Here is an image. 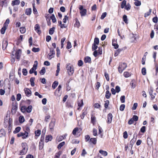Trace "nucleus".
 Here are the masks:
<instances>
[{"label":"nucleus","mask_w":158,"mask_h":158,"mask_svg":"<svg viewBox=\"0 0 158 158\" xmlns=\"http://www.w3.org/2000/svg\"><path fill=\"white\" fill-rule=\"evenodd\" d=\"M66 69L69 75H71L73 74L74 70L72 65H70V64H67L66 65Z\"/></svg>","instance_id":"nucleus-1"},{"label":"nucleus","mask_w":158,"mask_h":158,"mask_svg":"<svg viewBox=\"0 0 158 158\" xmlns=\"http://www.w3.org/2000/svg\"><path fill=\"white\" fill-rule=\"evenodd\" d=\"M21 146L23 149L20 152L21 154L22 155L25 154L28 150L27 144L26 143H22Z\"/></svg>","instance_id":"nucleus-2"},{"label":"nucleus","mask_w":158,"mask_h":158,"mask_svg":"<svg viewBox=\"0 0 158 158\" xmlns=\"http://www.w3.org/2000/svg\"><path fill=\"white\" fill-rule=\"evenodd\" d=\"M127 64L126 63H123L121 64L118 67V71L120 73H121L126 68Z\"/></svg>","instance_id":"nucleus-3"},{"label":"nucleus","mask_w":158,"mask_h":158,"mask_svg":"<svg viewBox=\"0 0 158 158\" xmlns=\"http://www.w3.org/2000/svg\"><path fill=\"white\" fill-rule=\"evenodd\" d=\"M55 121L53 120H52L50 122L49 124V129L52 131L54 130V128L55 126Z\"/></svg>","instance_id":"nucleus-4"},{"label":"nucleus","mask_w":158,"mask_h":158,"mask_svg":"<svg viewBox=\"0 0 158 158\" xmlns=\"http://www.w3.org/2000/svg\"><path fill=\"white\" fill-rule=\"evenodd\" d=\"M24 90L25 94L27 96L29 97L31 95V92L29 89L27 88H25Z\"/></svg>","instance_id":"nucleus-5"},{"label":"nucleus","mask_w":158,"mask_h":158,"mask_svg":"<svg viewBox=\"0 0 158 158\" xmlns=\"http://www.w3.org/2000/svg\"><path fill=\"white\" fill-rule=\"evenodd\" d=\"M21 53V51L20 49H19L16 52L15 54V57L18 60H19L20 57V55Z\"/></svg>","instance_id":"nucleus-6"},{"label":"nucleus","mask_w":158,"mask_h":158,"mask_svg":"<svg viewBox=\"0 0 158 158\" xmlns=\"http://www.w3.org/2000/svg\"><path fill=\"white\" fill-rule=\"evenodd\" d=\"M112 117L113 116L112 114L111 113H110L108 114L107 115V123H110L111 122Z\"/></svg>","instance_id":"nucleus-7"},{"label":"nucleus","mask_w":158,"mask_h":158,"mask_svg":"<svg viewBox=\"0 0 158 158\" xmlns=\"http://www.w3.org/2000/svg\"><path fill=\"white\" fill-rule=\"evenodd\" d=\"M8 117L9 116L8 115H6V117L4 118V126L5 127H7V123L8 121Z\"/></svg>","instance_id":"nucleus-8"},{"label":"nucleus","mask_w":158,"mask_h":158,"mask_svg":"<svg viewBox=\"0 0 158 158\" xmlns=\"http://www.w3.org/2000/svg\"><path fill=\"white\" fill-rule=\"evenodd\" d=\"M87 109L83 110L82 111V114L80 115L81 119H83L85 116L87 114Z\"/></svg>","instance_id":"nucleus-9"},{"label":"nucleus","mask_w":158,"mask_h":158,"mask_svg":"<svg viewBox=\"0 0 158 158\" xmlns=\"http://www.w3.org/2000/svg\"><path fill=\"white\" fill-rule=\"evenodd\" d=\"M52 139V137L51 135H48L46 136L45 141L46 143L48 142L49 141H51Z\"/></svg>","instance_id":"nucleus-10"},{"label":"nucleus","mask_w":158,"mask_h":158,"mask_svg":"<svg viewBox=\"0 0 158 158\" xmlns=\"http://www.w3.org/2000/svg\"><path fill=\"white\" fill-rule=\"evenodd\" d=\"M67 135V134H65L64 135H61L59 136L58 137H57V140L58 141V142L62 141V140L65 138Z\"/></svg>","instance_id":"nucleus-11"},{"label":"nucleus","mask_w":158,"mask_h":158,"mask_svg":"<svg viewBox=\"0 0 158 158\" xmlns=\"http://www.w3.org/2000/svg\"><path fill=\"white\" fill-rule=\"evenodd\" d=\"M20 3V1L19 0H15L12 2L11 5L12 6H14L15 5H19Z\"/></svg>","instance_id":"nucleus-12"},{"label":"nucleus","mask_w":158,"mask_h":158,"mask_svg":"<svg viewBox=\"0 0 158 158\" xmlns=\"http://www.w3.org/2000/svg\"><path fill=\"white\" fill-rule=\"evenodd\" d=\"M78 108H77L78 110H79L80 107L82 106L83 105V103L82 100H80L78 101Z\"/></svg>","instance_id":"nucleus-13"},{"label":"nucleus","mask_w":158,"mask_h":158,"mask_svg":"<svg viewBox=\"0 0 158 158\" xmlns=\"http://www.w3.org/2000/svg\"><path fill=\"white\" fill-rule=\"evenodd\" d=\"M87 10L86 9H84V10H81L80 11V13L81 14V16H85L86 14Z\"/></svg>","instance_id":"nucleus-14"},{"label":"nucleus","mask_w":158,"mask_h":158,"mask_svg":"<svg viewBox=\"0 0 158 158\" xmlns=\"http://www.w3.org/2000/svg\"><path fill=\"white\" fill-rule=\"evenodd\" d=\"M31 13V8H28L26 9L25 14L27 15H30Z\"/></svg>","instance_id":"nucleus-15"},{"label":"nucleus","mask_w":158,"mask_h":158,"mask_svg":"<svg viewBox=\"0 0 158 158\" xmlns=\"http://www.w3.org/2000/svg\"><path fill=\"white\" fill-rule=\"evenodd\" d=\"M6 135V132L4 130L2 129L0 130V137H2Z\"/></svg>","instance_id":"nucleus-16"},{"label":"nucleus","mask_w":158,"mask_h":158,"mask_svg":"<svg viewBox=\"0 0 158 158\" xmlns=\"http://www.w3.org/2000/svg\"><path fill=\"white\" fill-rule=\"evenodd\" d=\"M35 80V78L34 77H31L30 79V81L31 82V85L32 86H34L35 85V83L34 81Z\"/></svg>","instance_id":"nucleus-17"},{"label":"nucleus","mask_w":158,"mask_h":158,"mask_svg":"<svg viewBox=\"0 0 158 158\" xmlns=\"http://www.w3.org/2000/svg\"><path fill=\"white\" fill-rule=\"evenodd\" d=\"M91 61V59L90 57L89 56H87L85 57L84 59V62L85 63H90Z\"/></svg>","instance_id":"nucleus-18"},{"label":"nucleus","mask_w":158,"mask_h":158,"mask_svg":"<svg viewBox=\"0 0 158 158\" xmlns=\"http://www.w3.org/2000/svg\"><path fill=\"white\" fill-rule=\"evenodd\" d=\"M17 109V105H12L11 111L12 112L14 111V113H15Z\"/></svg>","instance_id":"nucleus-19"},{"label":"nucleus","mask_w":158,"mask_h":158,"mask_svg":"<svg viewBox=\"0 0 158 158\" xmlns=\"http://www.w3.org/2000/svg\"><path fill=\"white\" fill-rule=\"evenodd\" d=\"M106 93V94L105 95V97L107 99H109L111 95V93H110L109 90H107Z\"/></svg>","instance_id":"nucleus-20"},{"label":"nucleus","mask_w":158,"mask_h":158,"mask_svg":"<svg viewBox=\"0 0 158 158\" xmlns=\"http://www.w3.org/2000/svg\"><path fill=\"white\" fill-rule=\"evenodd\" d=\"M19 121L20 123H23L25 121V119L23 116H20L19 118Z\"/></svg>","instance_id":"nucleus-21"},{"label":"nucleus","mask_w":158,"mask_h":158,"mask_svg":"<svg viewBox=\"0 0 158 158\" xmlns=\"http://www.w3.org/2000/svg\"><path fill=\"white\" fill-rule=\"evenodd\" d=\"M45 133V130L44 131V134H42V135H41L40 139V142L44 143Z\"/></svg>","instance_id":"nucleus-22"},{"label":"nucleus","mask_w":158,"mask_h":158,"mask_svg":"<svg viewBox=\"0 0 158 158\" xmlns=\"http://www.w3.org/2000/svg\"><path fill=\"white\" fill-rule=\"evenodd\" d=\"M147 143L149 146L151 145L152 143V141L151 139L149 137L147 138Z\"/></svg>","instance_id":"nucleus-23"},{"label":"nucleus","mask_w":158,"mask_h":158,"mask_svg":"<svg viewBox=\"0 0 158 158\" xmlns=\"http://www.w3.org/2000/svg\"><path fill=\"white\" fill-rule=\"evenodd\" d=\"M50 19L52 20V22L53 23H55L56 22V19L55 17L54 14H53L50 16Z\"/></svg>","instance_id":"nucleus-24"},{"label":"nucleus","mask_w":158,"mask_h":158,"mask_svg":"<svg viewBox=\"0 0 158 158\" xmlns=\"http://www.w3.org/2000/svg\"><path fill=\"white\" fill-rule=\"evenodd\" d=\"M89 142H91L94 144H95L97 143V139L95 138H91L90 139Z\"/></svg>","instance_id":"nucleus-25"},{"label":"nucleus","mask_w":158,"mask_h":158,"mask_svg":"<svg viewBox=\"0 0 158 158\" xmlns=\"http://www.w3.org/2000/svg\"><path fill=\"white\" fill-rule=\"evenodd\" d=\"M32 106H29L27 107H26V111L27 112L30 113L32 110Z\"/></svg>","instance_id":"nucleus-26"},{"label":"nucleus","mask_w":158,"mask_h":158,"mask_svg":"<svg viewBox=\"0 0 158 158\" xmlns=\"http://www.w3.org/2000/svg\"><path fill=\"white\" fill-rule=\"evenodd\" d=\"M58 85V82L57 81H55L53 83L52 87L53 89H55Z\"/></svg>","instance_id":"nucleus-27"},{"label":"nucleus","mask_w":158,"mask_h":158,"mask_svg":"<svg viewBox=\"0 0 158 158\" xmlns=\"http://www.w3.org/2000/svg\"><path fill=\"white\" fill-rule=\"evenodd\" d=\"M99 152L104 156H106L107 155V152L106 151H103L102 150H100L99 151Z\"/></svg>","instance_id":"nucleus-28"},{"label":"nucleus","mask_w":158,"mask_h":158,"mask_svg":"<svg viewBox=\"0 0 158 158\" xmlns=\"http://www.w3.org/2000/svg\"><path fill=\"white\" fill-rule=\"evenodd\" d=\"M65 144V142H62L60 143L57 147V148L59 149H60L61 148V147H62Z\"/></svg>","instance_id":"nucleus-29"},{"label":"nucleus","mask_w":158,"mask_h":158,"mask_svg":"<svg viewBox=\"0 0 158 158\" xmlns=\"http://www.w3.org/2000/svg\"><path fill=\"white\" fill-rule=\"evenodd\" d=\"M135 1L134 4L136 6H139L141 5V2L139 0H134Z\"/></svg>","instance_id":"nucleus-30"},{"label":"nucleus","mask_w":158,"mask_h":158,"mask_svg":"<svg viewBox=\"0 0 158 158\" xmlns=\"http://www.w3.org/2000/svg\"><path fill=\"white\" fill-rule=\"evenodd\" d=\"M55 28L54 27H53L52 28H50L49 31V33L50 35H52L53 34L54 32V30Z\"/></svg>","instance_id":"nucleus-31"},{"label":"nucleus","mask_w":158,"mask_h":158,"mask_svg":"<svg viewBox=\"0 0 158 158\" xmlns=\"http://www.w3.org/2000/svg\"><path fill=\"white\" fill-rule=\"evenodd\" d=\"M126 1L124 0L123 1V2H122L121 5V7L123 9L125 7V6L126 5Z\"/></svg>","instance_id":"nucleus-32"},{"label":"nucleus","mask_w":158,"mask_h":158,"mask_svg":"<svg viewBox=\"0 0 158 158\" xmlns=\"http://www.w3.org/2000/svg\"><path fill=\"white\" fill-rule=\"evenodd\" d=\"M80 23L77 19L76 20V23L74 24V26L75 27L78 28L80 26Z\"/></svg>","instance_id":"nucleus-33"},{"label":"nucleus","mask_w":158,"mask_h":158,"mask_svg":"<svg viewBox=\"0 0 158 158\" xmlns=\"http://www.w3.org/2000/svg\"><path fill=\"white\" fill-rule=\"evenodd\" d=\"M46 72L45 68L44 67H43L42 69L40 72V73L41 75H44Z\"/></svg>","instance_id":"nucleus-34"},{"label":"nucleus","mask_w":158,"mask_h":158,"mask_svg":"<svg viewBox=\"0 0 158 158\" xmlns=\"http://www.w3.org/2000/svg\"><path fill=\"white\" fill-rule=\"evenodd\" d=\"M21 130V127H18L16 128L15 131H14L13 132L14 134H16L18 132H19Z\"/></svg>","instance_id":"nucleus-35"},{"label":"nucleus","mask_w":158,"mask_h":158,"mask_svg":"<svg viewBox=\"0 0 158 158\" xmlns=\"http://www.w3.org/2000/svg\"><path fill=\"white\" fill-rule=\"evenodd\" d=\"M20 31L21 33L23 34L26 32V29L25 27H22L20 28Z\"/></svg>","instance_id":"nucleus-36"},{"label":"nucleus","mask_w":158,"mask_h":158,"mask_svg":"<svg viewBox=\"0 0 158 158\" xmlns=\"http://www.w3.org/2000/svg\"><path fill=\"white\" fill-rule=\"evenodd\" d=\"M123 21L125 22V23H127V21L128 19L127 18V16L126 15H124L123 16Z\"/></svg>","instance_id":"nucleus-37"},{"label":"nucleus","mask_w":158,"mask_h":158,"mask_svg":"<svg viewBox=\"0 0 158 158\" xmlns=\"http://www.w3.org/2000/svg\"><path fill=\"white\" fill-rule=\"evenodd\" d=\"M105 102L104 104L105 108L106 109H107L109 103V101L108 100H106V101H105Z\"/></svg>","instance_id":"nucleus-38"},{"label":"nucleus","mask_w":158,"mask_h":158,"mask_svg":"<svg viewBox=\"0 0 158 158\" xmlns=\"http://www.w3.org/2000/svg\"><path fill=\"white\" fill-rule=\"evenodd\" d=\"M93 44L98 45L99 44V39L98 38H95L94 39V43Z\"/></svg>","instance_id":"nucleus-39"},{"label":"nucleus","mask_w":158,"mask_h":158,"mask_svg":"<svg viewBox=\"0 0 158 158\" xmlns=\"http://www.w3.org/2000/svg\"><path fill=\"white\" fill-rule=\"evenodd\" d=\"M96 118L94 116L92 115L91 117V122L93 124H94L95 122Z\"/></svg>","instance_id":"nucleus-40"},{"label":"nucleus","mask_w":158,"mask_h":158,"mask_svg":"<svg viewBox=\"0 0 158 158\" xmlns=\"http://www.w3.org/2000/svg\"><path fill=\"white\" fill-rule=\"evenodd\" d=\"M97 44H93L92 47V51L95 50L98 48V46L97 45Z\"/></svg>","instance_id":"nucleus-41"},{"label":"nucleus","mask_w":158,"mask_h":158,"mask_svg":"<svg viewBox=\"0 0 158 158\" xmlns=\"http://www.w3.org/2000/svg\"><path fill=\"white\" fill-rule=\"evenodd\" d=\"M23 139H25L28 137V133L27 131H25L24 133H23Z\"/></svg>","instance_id":"nucleus-42"},{"label":"nucleus","mask_w":158,"mask_h":158,"mask_svg":"<svg viewBox=\"0 0 158 158\" xmlns=\"http://www.w3.org/2000/svg\"><path fill=\"white\" fill-rule=\"evenodd\" d=\"M131 7V6L130 4L129 3H128L127 4V5H126V6H125V8L127 10H129L130 9Z\"/></svg>","instance_id":"nucleus-43"},{"label":"nucleus","mask_w":158,"mask_h":158,"mask_svg":"<svg viewBox=\"0 0 158 158\" xmlns=\"http://www.w3.org/2000/svg\"><path fill=\"white\" fill-rule=\"evenodd\" d=\"M21 111L23 113H24L26 111V106H22L21 108Z\"/></svg>","instance_id":"nucleus-44"},{"label":"nucleus","mask_w":158,"mask_h":158,"mask_svg":"<svg viewBox=\"0 0 158 158\" xmlns=\"http://www.w3.org/2000/svg\"><path fill=\"white\" fill-rule=\"evenodd\" d=\"M41 131L40 130H37L35 132V135L37 136H39L40 135Z\"/></svg>","instance_id":"nucleus-45"},{"label":"nucleus","mask_w":158,"mask_h":158,"mask_svg":"<svg viewBox=\"0 0 158 158\" xmlns=\"http://www.w3.org/2000/svg\"><path fill=\"white\" fill-rule=\"evenodd\" d=\"M65 38L64 37L61 39V48H62L64 46V42L65 40Z\"/></svg>","instance_id":"nucleus-46"},{"label":"nucleus","mask_w":158,"mask_h":158,"mask_svg":"<svg viewBox=\"0 0 158 158\" xmlns=\"http://www.w3.org/2000/svg\"><path fill=\"white\" fill-rule=\"evenodd\" d=\"M124 76L126 77H127L130 76V74L127 72H125L124 73Z\"/></svg>","instance_id":"nucleus-47"},{"label":"nucleus","mask_w":158,"mask_h":158,"mask_svg":"<svg viewBox=\"0 0 158 158\" xmlns=\"http://www.w3.org/2000/svg\"><path fill=\"white\" fill-rule=\"evenodd\" d=\"M132 118L133 119V120L135 121H136L138 120V117L137 116L134 115L133 116Z\"/></svg>","instance_id":"nucleus-48"},{"label":"nucleus","mask_w":158,"mask_h":158,"mask_svg":"<svg viewBox=\"0 0 158 158\" xmlns=\"http://www.w3.org/2000/svg\"><path fill=\"white\" fill-rule=\"evenodd\" d=\"M121 102L122 103H124L125 102V96H121L120 98Z\"/></svg>","instance_id":"nucleus-49"},{"label":"nucleus","mask_w":158,"mask_h":158,"mask_svg":"<svg viewBox=\"0 0 158 158\" xmlns=\"http://www.w3.org/2000/svg\"><path fill=\"white\" fill-rule=\"evenodd\" d=\"M22 73L24 75H27V69H23L22 70Z\"/></svg>","instance_id":"nucleus-50"},{"label":"nucleus","mask_w":158,"mask_h":158,"mask_svg":"<svg viewBox=\"0 0 158 158\" xmlns=\"http://www.w3.org/2000/svg\"><path fill=\"white\" fill-rule=\"evenodd\" d=\"M107 15V13L106 12H104L103 13L100 18V19H103Z\"/></svg>","instance_id":"nucleus-51"},{"label":"nucleus","mask_w":158,"mask_h":158,"mask_svg":"<svg viewBox=\"0 0 158 158\" xmlns=\"http://www.w3.org/2000/svg\"><path fill=\"white\" fill-rule=\"evenodd\" d=\"M142 73L143 75H145L146 74V69L145 68H143L142 69Z\"/></svg>","instance_id":"nucleus-52"},{"label":"nucleus","mask_w":158,"mask_h":158,"mask_svg":"<svg viewBox=\"0 0 158 158\" xmlns=\"http://www.w3.org/2000/svg\"><path fill=\"white\" fill-rule=\"evenodd\" d=\"M72 47V45L71 44V43L70 42H67V44L66 47V48L68 49H69L70 48Z\"/></svg>","instance_id":"nucleus-53"},{"label":"nucleus","mask_w":158,"mask_h":158,"mask_svg":"<svg viewBox=\"0 0 158 158\" xmlns=\"http://www.w3.org/2000/svg\"><path fill=\"white\" fill-rule=\"evenodd\" d=\"M44 143L39 142V149L40 150H41L43 148Z\"/></svg>","instance_id":"nucleus-54"},{"label":"nucleus","mask_w":158,"mask_h":158,"mask_svg":"<svg viewBox=\"0 0 158 158\" xmlns=\"http://www.w3.org/2000/svg\"><path fill=\"white\" fill-rule=\"evenodd\" d=\"M125 105L124 104H122L120 105V110L123 111L125 108Z\"/></svg>","instance_id":"nucleus-55"},{"label":"nucleus","mask_w":158,"mask_h":158,"mask_svg":"<svg viewBox=\"0 0 158 158\" xmlns=\"http://www.w3.org/2000/svg\"><path fill=\"white\" fill-rule=\"evenodd\" d=\"M78 131V129L77 127L75 128L73 130L72 133L74 135L76 134L77 132Z\"/></svg>","instance_id":"nucleus-56"},{"label":"nucleus","mask_w":158,"mask_h":158,"mask_svg":"<svg viewBox=\"0 0 158 158\" xmlns=\"http://www.w3.org/2000/svg\"><path fill=\"white\" fill-rule=\"evenodd\" d=\"M6 30V27H3L1 29V33L2 34H4L5 32V31Z\"/></svg>","instance_id":"nucleus-57"},{"label":"nucleus","mask_w":158,"mask_h":158,"mask_svg":"<svg viewBox=\"0 0 158 158\" xmlns=\"http://www.w3.org/2000/svg\"><path fill=\"white\" fill-rule=\"evenodd\" d=\"M40 49L39 48H33L32 49V51L34 52H37L39 51H40Z\"/></svg>","instance_id":"nucleus-58"},{"label":"nucleus","mask_w":158,"mask_h":158,"mask_svg":"<svg viewBox=\"0 0 158 158\" xmlns=\"http://www.w3.org/2000/svg\"><path fill=\"white\" fill-rule=\"evenodd\" d=\"M6 0H0V6H1L2 7H3L4 4Z\"/></svg>","instance_id":"nucleus-59"},{"label":"nucleus","mask_w":158,"mask_h":158,"mask_svg":"<svg viewBox=\"0 0 158 158\" xmlns=\"http://www.w3.org/2000/svg\"><path fill=\"white\" fill-rule=\"evenodd\" d=\"M16 97H17L16 99H17V101H19L21 98V94H18L17 95Z\"/></svg>","instance_id":"nucleus-60"},{"label":"nucleus","mask_w":158,"mask_h":158,"mask_svg":"<svg viewBox=\"0 0 158 158\" xmlns=\"http://www.w3.org/2000/svg\"><path fill=\"white\" fill-rule=\"evenodd\" d=\"M9 22H10V20L8 19H7L6 20V21L4 23V25H5V27H6V26L7 27L8 26V24L9 23Z\"/></svg>","instance_id":"nucleus-61"},{"label":"nucleus","mask_w":158,"mask_h":158,"mask_svg":"<svg viewBox=\"0 0 158 158\" xmlns=\"http://www.w3.org/2000/svg\"><path fill=\"white\" fill-rule=\"evenodd\" d=\"M115 91L117 93H118L120 91V88L118 86H116L115 87Z\"/></svg>","instance_id":"nucleus-62"},{"label":"nucleus","mask_w":158,"mask_h":158,"mask_svg":"<svg viewBox=\"0 0 158 158\" xmlns=\"http://www.w3.org/2000/svg\"><path fill=\"white\" fill-rule=\"evenodd\" d=\"M152 21L153 22L156 23L158 22V18L157 17H155L152 19Z\"/></svg>","instance_id":"nucleus-63"},{"label":"nucleus","mask_w":158,"mask_h":158,"mask_svg":"<svg viewBox=\"0 0 158 158\" xmlns=\"http://www.w3.org/2000/svg\"><path fill=\"white\" fill-rule=\"evenodd\" d=\"M154 29L156 30V31L157 34L158 33V24L154 25Z\"/></svg>","instance_id":"nucleus-64"}]
</instances>
